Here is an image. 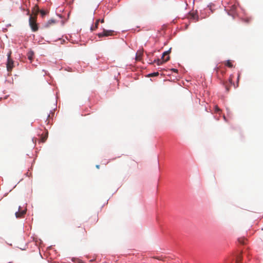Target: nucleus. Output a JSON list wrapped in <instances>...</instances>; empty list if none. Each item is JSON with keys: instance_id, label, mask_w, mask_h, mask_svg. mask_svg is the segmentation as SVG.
<instances>
[{"instance_id": "24", "label": "nucleus", "mask_w": 263, "mask_h": 263, "mask_svg": "<svg viewBox=\"0 0 263 263\" xmlns=\"http://www.w3.org/2000/svg\"><path fill=\"white\" fill-rule=\"evenodd\" d=\"M229 14L230 15H232V16L234 15V14L232 12L229 13Z\"/></svg>"}, {"instance_id": "10", "label": "nucleus", "mask_w": 263, "mask_h": 263, "mask_svg": "<svg viewBox=\"0 0 263 263\" xmlns=\"http://www.w3.org/2000/svg\"><path fill=\"white\" fill-rule=\"evenodd\" d=\"M27 57L28 59L30 61V62H32V60H33V55H34V52L32 51H29L27 53Z\"/></svg>"}, {"instance_id": "23", "label": "nucleus", "mask_w": 263, "mask_h": 263, "mask_svg": "<svg viewBox=\"0 0 263 263\" xmlns=\"http://www.w3.org/2000/svg\"><path fill=\"white\" fill-rule=\"evenodd\" d=\"M239 242H240V243H245V241H244V240H243V241H241L240 239H239Z\"/></svg>"}, {"instance_id": "26", "label": "nucleus", "mask_w": 263, "mask_h": 263, "mask_svg": "<svg viewBox=\"0 0 263 263\" xmlns=\"http://www.w3.org/2000/svg\"><path fill=\"white\" fill-rule=\"evenodd\" d=\"M100 21L101 23H104V19L102 18Z\"/></svg>"}, {"instance_id": "12", "label": "nucleus", "mask_w": 263, "mask_h": 263, "mask_svg": "<svg viewBox=\"0 0 263 263\" xmlns=\"http://www.w3.org/2000/svg\"><path fill=\"white\" fill-rule=\"evenodd\" d=\"M241 259H242V256H241V255L240 254H238L236 256V263H240L241 260Z\"/></svg>"}, {"instance_id": "27", "label": "nucleus", "mask_w": 263, "mask_h": 263, "mask_svg": "<svg viewBox=\"0 0 263 263\" xmlns=\"http://www.w3.org/2000/svg\"><path fill=\"white\" fill-rule=\"evenodd\" d=\"M223 119H224L225 120H226V117H225V116H223Z\"/></svg>"}, {"instance_id": "16", "label": "nucleus", "mask_w": 263, "mask_h": 263, "mask_svg": "<svg viewBox=\"0 0 263 263\" xmlns=\"http://www.w3.org/2000/svg\"><path fill=\"white\" fill-rule=\"evenodd\" d=\"M47 138V135H46L45 136H43L41 138V140L42 142H44Z\"/></svg>"}, {"instance_id": "4", "label": "nucleus", "mask_w": 263, "mask_h": 263, "mask_svg": "<svg viewBox=\"0 0 263 263\" xmlns=\"http://www.w3.org/2000/svg\"><path fill=\"white\" fill-rule=\"evenodd\" d=\"M114 32V31L113 30L104 29L103 32L98 34V36L99 37H102L103 36H111L113 35Z\"/></svg>"}, {"instance_id": "2", "label": "nucleus", "mask_w": 263, "mask_h": 263, "mask_svg": "<svg viewBox=\"0 0 263 263\" xmlns=\"http://www.w3.org/2000/svg\"><path fill=\"white\" fill-rule=\"evenodd\" d=\"M29 25L31 30L33 32H36L38 30V24L36 23V17H29Z\"/></svg>"}, {"instance_id": "19", "label": "nucleus", "mask_w": 263, "mask_h": 263, "mask_svg": "<svg viewBox=\"0 0 263 263\" xmlns=\"http://www.w3.org/2000/svg\"><path fill=\"white\" fill-rule=\"evenodd\" d=\"M229 81H230V82L231 84H233V80H232V78H230V79H229Z\"/></svg>"}, {"instance_id": "21", "label": "nucleus", "mask_w": 263, "mask_h": 263, "mask_svg": "<svg viewBox=\"0 0 263 263\" xmlns=\"http://www.w3.org/2000/svg\"><path fill=\"white\" fill-rule=\"evenodd\" d=\"M196 18L197 17H192V18H193V20H195V22L198 21V19H196Z\"/></svg>"}, {"instance_id": "5", "label": "nucleus", "mask_w": 263, "mask_h": 263, "mask_svg": "<svg viewBox=\"0 0 263 263\" xmlns=\"http://www.w3.org/2000/svg\"><path fill=\"white\" fill-rule=\"evenodd\" d=\"M26 209L22 210L21 207L19 206L18 211L15 212V215L16 218H21L26 214Z\"/></svg>"}, {"instance_id": "6", "label": "nucleus", "mask_w": 263, "mask_h": 263, "mask_svg": "<svg viewBox=\"0 0 263 263\" xmlns=\"http://www.w3.org/2000/svg\"><path fill=\"white\" fill-rule=\"evenodd\" d=\"M170 52H171V49L163 52V53L162 54V59L163 60L164 62H166L170 60V57H169L168 54Z\"/></svg>"}, {"instance_id": "7", "label": "nucleus", "mask_w": 263, "mask_h": 263, "mask_svg": "<svg viewBox=\"0 0 263 263\" xmlns=\"http://www.w3.org/2000/svg\"><path fill=\"white\" fill-rule=\"evenodd\" d=\"M76 232L78 233V235L83 236H85L87 233L85 229L84 228L82 227H79L77 229Z\"/></svg>"}, {"instance_id": "11", "label": "nucleus", "mask_w": 263, "mask_h": 263, "mask_svg": "<svg viewBox=\"0 0 263 263\" xmlns=\"http://www.w3.org/2000/svg\"><path fill=\"white\" fill-rule=\"evenodd\" d=\"M100 22V20H98L96 23H95V26H93L91 27V30L92 31L95 30L96 28H98V24H99V22Z\"/></svg>"}, {"instance_id": "9", "label": "nucleus", "mask_w": 263, "mask_h": 263, "mask_svg": "<svg viewBox=\"0 0 263 263\" xmlns=\"http://www.w3.org/2000/svg\"><path fill=\"white\" fill-rule=\"evenodd\" d=\"M56 23L54 19H50L49 20L45 25V27H49L50 26L55 24Z\"/></svg>"}, {"instance_id": "17", "label": "nucleus", "mask_w": 263, "mask_h": 263, "mask_svg": "<svg viewBox=\"0 0 263 263\" xmlns=\"http://www.w3.org/2000/svg\"><path fill=\"white\" fill-rule=\"evenodd\" d=\"M220 111V108L217 106H216L215 107V111L216 112H218Z\"/></svg>"}, {"instance_id": "22", "label": "nucleus", "mask_w": 263, "mask_h": 263, "mask_svg": "<svg viewBox=\"0 0 263 263\" xmlns=\"http://www.w3.org/2000/svg\"><path fill=\"white\" fill-rule=\"evenodd\" d=\"M172 70L174 72H177L178 71V70L177 69H173Z\"/></svg>"}, {"instance_id": "13", "label": "nucleus", "mask_w": 263, "mask_h": 263, "mask_svg": "<svg viewBox=\"0 0 263 263\" xmlns=\"http://www.w3.org/2000/svg\"><path fill=\"white\" fill-rule=\"evenodd\" d=\"M226 65L230 68H232L233 67V64H232L230 60H228L226 63Z\"/></svg>"}, {"instance_id": "3", "label": "nucleus", "mask_w": 263, "mask_h": 263, "mask_svg": "<svg viewBox=\"0 0 263 263\" xmlns=\"http://www.w3.org/2000/svg\"><path fill=\"white\" fill-rule=\"evenodd\" d=\"M10 54L11 53H10L8 55L7 62V69L9 72L11 71L13 67V61L10 58Z\"/></svg>"}, {"instance_id": "20", "label": "nucleus", "mask_w": 263, "mask_h": 263, "mask_svg": "<svg viewBox=\"0 0 263 263\" xmlns=\"http://www.w3.org/2000/svg\"><path fill=\"white\" fill-rule=\"evenodd\" d=\"M226 89L227 92L229 91V87H228L227 86H226Z\"/></svg>"}, {"instance_id": "25", "label": "nucleus", "mask_w": 263, "mask_h": 263, "mask_svg": "<svg viewBox=\"0 0 263 263\" xmlns=\"http://www.w3.org/2000/svg\"><path fill=\"white\" fill-rule=\"evenodd\" d=\"M96 167L99 169L100 168V165H96Z\"/></svg>"}, {"instance_id": "1", "label": "nucleus", "mask_w": 263, "mask_h": 263, "mask_svg": "<svg viewBox=\"0 0 263 263\" xmlns=\"http://www.w3.org/2000/svg\"><path fill=\"white\" fill-rule=\"evenodd\" d=\"M26 15H30V16H36L38 15H40L42 16H44L45 15L48 14V11L46 9H40L37 5H35L31 8V13H30V11L27 10L26 11Z\"/></svg>"}, {"instance_id": "18", "label": "nucleus", "mask_w": 263, "mask_h": 263, "mask_svg": "<svg viewBox=\"0 0 263 263\" xmlns=\"http://www.w3.org/2000/svg\"><path fill=\"white\" fill-rule=\"evenodd\" d=\"M240 74L238 73V77H237V87L238 86V82H239V79H240Z\"/></svg>"}, {"instance_id": "14", "label": "nucleus", "mask_w": 263, "mask_h": 263, "mask_svg": "<svg viewBox=\"0 0 263 263\" xmlns=\"http://www.w3.org/2000/svg\"><path fill=\"white\" fill-rule=\"evenodd\" d=\"M155 62H157V64L158 65H160L162 64L164 62H163V61H162L161 60L157 59V60H155L154 61V63H155Z\"/></svg>"}, {"instance_id": "8", "label": "nucleus", "mask_w": 263, "mask_h": 263, "mask_svg": "<svg viewBox=\"0 0 263 263\" xmlns=\"http://www.w3.org/2000/svg\"><path fill=\"white\" fill-rule=\"evenodd\" d=\"M143 53V50H138L136 53V61H140L142 58V56Z\"/></svg>"}, {"instance_id": "15", "label": "nucleus", "mask_w": 263, "mask_h": 263, "mask_svg": "<svg viewBox=\"0 0 263 263\" xmlns=\"http://www.w3.org/2000/svg\"><path fill=\"white\" fill-rule=\"evenodd\" d=\"M159 75V72H154V73H152L151 74H149V76L150 77H155V76H157Z\"/></svg>"}]
</instances>
